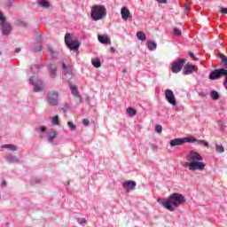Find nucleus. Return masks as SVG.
Returning <instances> with one entry per match:
<instances>
[{
    "label": "nucleus",
    "instance_id": "obj_1",
    "mask_svg": "<svg viewBox=\"0 0 227 227\" xmlns=\"http://www.w3.org/2000/svg\"><path fill=\"white\" fill-rule=\"evenodd\" d=\"M186 160L189 162H184L183 166L190 171H203L207 168V164L203 162V156L196 151H190L186 155Z\"/></svg>",
    "mask_w": 227,
    "mask_h": 227
},
{
    "label": "nucleus",
    "instance_id": "obj_2",
    "mask_svg": "<svg viewBox=\"0 0 227 227\" xmlns=\"http://www.w3.org/2000/svg\"><path fill=\"white\" fill-rule=\"evenodd\" d=\"M159 203L169 212H175L177 207L185 203V197L182 193L175 192L170 194L168 200H158Z\"/></svg>",
    "mask_w": 227,
    "mask_h": 227
},
{
    "label": "nucleus",
    "instance_id": "obj_3",
    "mask_svg": "<svg viewBox=\"0 0 227 227\" xmlns=\"http://www.w3.org/2000/svg\"><path fill=\"white\" fill-rule=\"evenodd\" d=\"M107 15V10L104 5H94L91 8L90 17L92 20H102Z\"/></svg>",
    "mask_w": 227,
    "mask_h": 227
},
{
    "label": "nucleus",
    "instance_id": "obj_4",
    "mask_svg": "<svg viewBox=\"0 0 227 227\" xmlns=\"http://www.w3.org/2000/svg\"><path fill=\"white\" fill-rule=\"evenodd\" d=\"M65 43L70 51H75L79 54V49L81 47V42L79 39L72 40V35L68 33L65 35Z\"/></svg>",
    "mask_w": 227,
    "mask_h": 227
},
{
    "label": "nucleus",
    "instance_id": "obj_5",
    "mask_svg": "<svg viewBox=\"0 0 227 227\" xmlns=\"http://www.w3.org/2000/svg\"><path fill=\"white\" fill-rule=\"evenodd\" d=\"M223 75L225 77V80L223 81V86L227 88V69L220 68L212 71L209 74V79L211 81H216L217 79H221Z\"/></svg>",
    "mask_w": 227,
    "mask_h": 227
},
{
    "label": "nucleus",
    "instance_id": "obj_6",
    "mask_svg": "<svg viewBox=\"0 0 227 227\" xmlns=\"http://www.w3.org/2000/svg\"><path fill=\"white\" fill-rule=\"evenodd\" d=\"M29 83L34 86V91L36 92L42 91V88H43V82L35 74L29 78Z\"/></svg>",
    "mask_w": 227,
    "mask_h": 227
},
{
    "label": "nucleus",
    "instance_id": "obj_7",
    "mask_svg": "<svg viewBox=\"0 0 227 227\" xmlns=\"http://www.w3.org/2000/svg\"><path fill=\"white\" fill-rule=\"evenodd\" d=\"M4 160L5 162H7V164H20V158L12 153L4 154Z\"/></svg>",
    "mask_w": 227,
    "mask_h": 227
},
{
    "label": "nucleus",
    "instance_id": "obj_8",
    "mask_svg": "<svg viewBox=\"0 0 227 227\" xmlns=\"http://www.w3.org/2000/svg\"><path fill=\"white\" fill-rule=\"evenodd\" d=\"M0 26L2 29V35L7 36V35L12 33V25L6 23V18H1Z\"/></svg>",
    "mask_w": 227,
    "mask_h": 227
},
{
    "label": "nucleus",
    "instance_id": "obj_9",
    "mask_svg": "<svg viewBox=\"0 0 227 227\" xmlns=\"http://www.w3.org/2000/svg\"><path fill=\"white\" fill-rule=\"evenodd\" d=\"M185 63V59H179L178 60L172 63L171 71L173 74H178L182 71L184 64Z\"/></svg>",
    "mask_w": 227,
    "mask_h": 227
},
{
    "label": "nucleus",
    "instance_id": "obj_10",
    "mask_svg": "<svg viewBox=\"0 0 227 227\" xmlns=\"http://www.w3.org/2000/svg\"><path fill=\"white\" fill-rule=\"evenodd\" d=\"M165 98L167 99V102L170 104V106H176V98H175V93H173V90L167 89L165 90Z\"/></svg>",
    "mask_w": 227,
    "mask_h": 227
},
{
    "label": "nucleus",
    "instance_id": "obj_11",
    "mask_svg": "<svg viewBox=\"0 0 227 227\" xmlns=\"http://www.w3.org/2000/svg\"><path fill=\"white\" fill-rule=\"evenodd\" d=\"M62 68L64 70V74L66 77H68V79H72V77L74 76V67L70 64H62Z\"/></svg>",
    "mask_w": 227,
    "mask_h": 227
},
{
    "label": "nucleus",
    "instance_id": "obj_12",
    "mask_svg": "<svg viewBox=\"0 0 227 227\" xmlns=\"http://www.w3.org/2000/svg\"><path fill=\"white\" fill-rule=\"evenodd\" d=\"M58 92L56 91H51L48 94V104H50V106H58Z\"/></svg>",
    "mask_w": 227,
    "mask_h": 227
},
{
    "label": "nucleus",
    "instance_id": "obj_13",
    "mask_svg": "<svg viewBox=\"0 0 227 227\" xmlns=\"http://www.w3.org/2000/svg\"><path fill=\"white\" fill-rule=\"evenodd\" d=\"M189 137H183V138H175L170 140V146H181V145H185V143H189Z\"/></svg>",
    "mask_w": 227,
    "mask_h": 227
},
{
    "label": "nucleus",
    "instance_id": "obj_14",
    "mask_svg": "<svg viewBox=\"0 0 227 227\" xmlns=\"http://www.w3.org/2000/svg\"><path fill=\"white\" fill-rule=\"evenodd\" d=\"M69 88L71 90L72 95H74L77 104H81L82 98L81 95L79 94V90H77V87L72 83H69Z\"/></svg>",
    "mask_w": 227,
    "mask_h": 227
},
{
    "label": "nucleus",
    "instance_id": "obj_15",
    "mask_svg": "<svg viewBox=\"0 0 227 227\" xmlns=\"http://www.w3.org/2000/svg\"><path fill=\"white\" fill-rule=\"evenodd\" d=\"M136 185H137V184L132 180L125 181L122 184V187L125 191H134V189H136Z\"/></svg>",
    "mask_w": 227,
    "mask_h": 227
},
{
    "label": "nucleus",
    "instance_id": "obj_16",
    "mask_svg": "<svg viewBox=\"0 0 227 227\" xmlns=\"http://www.w3.org/2000/svg\"><path fill=\"white\" fill-rule=\"evenodd\" d=\"M98 40L100 43H103V45H111V37L107 35H98Z\"/></svg>",
    "mask_w": 227,
    "mask_h": 227
},
{
    "label": "nucleus",
    "instance_id": "obj_17",
    "mask_svg": "<svg viewBox=\"0 0 227 227\" xmlns=\"http://www.w3.org/2000/svg\"><path fill=\"white\" fill-rule=\"evenodd\" d=\"M196 72V67L192 64H186L183 70L184 75H191V74H194Z\"/></svg>",
    "mask_w": 227,
    "mask_h": 227
},
{
    "label": "nucleus",
    "instance_id": "obj_18",
    "mask_svg": "<svg viewBox=\"0 0 227 227\" xmlns=\"http://www.w3.org/2000/svg\"><path fill=\"white\" fill-rule=\"evenodd\" d=\"M121 15L123 20H129V19H132V14H130V11L126 6L121 8Z\"/></svg>",
    "mask_w": 227,
    "mask_h": 227
},
{
    "label": "nucleus",
    "instance_id": "obj_19",
    "mask_svg": "<svg viewBox=\"0 0 227 227\" xmlns=\"http://www.w3.org/2000/svg\"><path fill=\"white\" fill-rule=\"evenodd\" d=\"M46 137L48 139V142L50 143H54V139L58 137V132L54 129H51L50 131L47 132Z\"/></svg>",
    "mask_w": 227,
    "mask_h": 227
},
{
    "label": "nucleus",
    "instance_id": "obj_20",
    "mask_svg": "<svg viewBox=\"0 0 227 227\" xmlns=\"http://www.w3.org/2000/svg\"><path fill=\"white\" fill-rule=\"evenodd\" d=\"M189 140H190L189 143H197L198 145H203L206 146V148H208V146H209L208 142H207L205 140H198L194 137H189Z\"/></svg>",
    "mask_w": 227,
    "mask_h": 227
},
{
    "label": "nucleus",
    "instance_id": "obj_21",
    "mask_svg": "<svg viewBox=\"0 0 227 227\" xmlns=\"http://www.w3.org/2000/svg\"><path fill=\"white\" fill-rule=\"evenodd\" d=\"M37 4L38 6H41V8H51V3L49 2V0H37Z\"/></svg>",
    "mask_w": 227,
    "mask_h": 227
},
{
    "label": "nucleus",
    "instance_id": "obj_22",
    "mask_svg": "<svg viewBox=\"0 0 227 227\" xmlns=\"http://www.w3.org/2000/svg\"><path fill=\"white\" fill-rule=\"evenodd\" d=\"M1 148H6L7 150H10L11 152H17L19 150V146L12 144H6L3 145Z\"/></svg>",
    "mask_w": 227,
    "mask_h": 227
},
{
    "label": "nucleus",
    "instance_id": "obj_23",
    "mask_svg": "<svg viewBox=\"0 0 227 227\" xmlns=\"http://www.w3.org/2000/svg\"><path fill=\"white\" fill-rule=\"evenodd\" d=\"M56 65L54 64H51L49 66V72H50V76L52 77V79H54V77H56Z\"/></svg>",
    "mask_w": 227,
    "mask_h": 227
},
{
    "label": "nucleus",
    "instance_id": "obj_24",
    "mask_svg": "<svg viewBox=\"0 0 227 227\" xmlns=\"http://www.w3.org/2000/svg\"><path fill=\"white\" fill-rule=\"evenodd\" d=\"M147 48L149 49V51H155V49H157V43H155L154 41H148Z\"/></svg>",
    "mask_w": 227,
    "mask_h": 227
},
{
    "label": "nucleus",
    "instance_id": "obj_25",
    "mask_svg": "<svg viewBox=\"0 0 227 227\" xmlns=\"http://www.w3.org/2000/svg\"><path fill=\"white\" fill-rule=\"evenodd\" d=\"M91 63L95 68H100L102 67V62L100 59H94L91 60Z\"/></svg>",
    "mask_w": 227,
    "mask_h": 227
},
{
    "label": "nucleus",
    "instance_id": "obj_26",
    "mask_svg": "<svg viewBox=\"0 0 227 227\" xmlns=\"http://www.w3.org/2000/svg\"><path fill=\"white\" fill-rule=\"evenodd\" d=\"M126 113L129 116H136L137 114V111L132 107H128Z\"/></svg>",
    "mask_w": 227,
    "mask_h": 227
},
{
    "label": "nucleus",
    "instance_id": "obj_27",
    "mask_svg": "<svg viewBox=\"0 0 227 227\" xmlns=\"http://www.w3.org/2000/svg\"><path fill=\"white\" fill-rule=\"evenodd\" d=\"M40 68H42V65H32L30 67V70L32 72V74H36L38 72V70H40Z\"/></svg>",
    "mask_w": 227,
    "mask_h": 227
},
{
    "label": "nucleus",
    "instance_id": "obj_28",
    "mask_svg": "<svg viewBox=\"0 0 227 227\" xmlns=\"http://www.w3.org/2000/svg\"><path fill=\"white\" fill-rule=\"evenodd\" d=\"M137 37L138 38V40H141V42H145V40H146V35L145 34V32H137Z\"/></svg>",
    "mask_w": 227,
    "mask_h": 227
},
{
    "label": "nucleus",
    "instance_id": "obj_29",
    "mask_svg": "<svg viewBox=\"0 0 227 227\" xmlns=\"http://www.w3.org/2000/svg\"><path fill=\"white\" fill-rule=\"evenodd\" d=\"M215 151L217 153H224V146H223V145L215 144Z\"/></svg>",
    "mask_w": 227,
    "mask_h": 227
},
{
    "label": "nucleus",
    "instance_id": "obj_30",
    "mask_svg": "<svg viewBox=\"0 0 227 227\" xmlns=\"http://www.w3.org/2000/svg\"><path fill=\"white\" fill-rule=\"evenodd\" d=\"M210 97L213 100H219V92L218 91H215V90H213L211 91L210 93Z\"/></svg>",
    "mask_w": 227,
    "mask_h": 227
},
{
    "label": "nucleus",
    "instance_id": "obj_31",
    "mask_svg": "<svg viewBox=\"0 0 227 227\" xmlns=\"http://www.w3.org/2000/svg\"><path fill=\"white\" fill-rule=\"evenodd\" d=\"M219 58L220 59H222V65H223V67H226L227 68V57L223 54H220Z\"/></svg>",
    "mask_w": 227,
    "mask_h": 227
},
{
    "label": "nucleus",
    "instance_id": "obj_32",
    "mask_svg": "<svg viewBox=\"0 0 227 227\" xmlns=\"http://www.w3.org/2000/svg\"><path fill=\"white\" fill-rule=\"evenodd\" d=\"M51 123L52 125H59V116L55 115L51 117Z\"/></svg>",
    "mask_w": 227,
    "mask_h": 227
},
{
    "label": "nucleus",
    "instance_id": "obj_33",
    "mask_svg": "<svg viewBox=\"0 0 227 227\" xmlns=\"http://www.w3.org/2000/svg\"><path fill=\"white\" fill-rule=\"evenodd\" d=\"M67 125H68L70 130L73 131V132H74V130H76V129H77V127L75 126V124H74L73 121H68V122H67Z\"/></svg>",
    "mask_w": 227,
    "mask_h": 227
},
{
    "label": "nucleus",
    "instance_id": "obj_34",
    "mask_svg": "<svg viewBox=\"0 0 227 227\" xmlns=\"http://www.w3.org/2000/svg\"><path fill=\"white\" fill-rule=\"evenodd\" d=\"M45 130H47V128H45V126H41V127L35 128V132H38V133H40V132L43 133V132H45Z\"/></svg>",
    "mask_w": 227,
    "mask_h": 227
},
{
    "label": "nucleus",
    "instance_id": "obj_35",
    "mask_svg": "<svg viewBox=\"0 0 227 227\" xmlns=\"http://www.w3.org/2000/svg\"><path fill=\"white\" fill-rule=\"evenodd\" d=\"M174 35L176 36H181L182 35V31H180V29H178V28H174Z\"/></svg>",
    "mask_w": 227,
    "mask_h": 227
},
{
    "label": "nucleus",
    "instance_id": "obj_36",
    "mask_svg": "<svg viewBox=\"0 0 227 227\" xmlns=\"http://www.w3.org/2000/svg\"><path fill=\"white\" fill-rule=\"evenodd\" d=\"M155 130H156V132H158V134H160V132H162V126L161 125H156Z\"/></svg>",
    "mask_w": 227,
    "mask_h": 227
},
{
    "label": "nucleus",
    "instance_id": "obj_37",
    "mask_svg": "<svg viewBox=\"0 0 227 227\" xmlns=\"http://www.w3.org/2000/svg\"><path fill=\"white\" fill-rule=\"evenodd\" d=\"M82 123L85 127H88V125H90V120L89 119H83Z\"/></svg>",
    "mask_w": 227,
    "mask_h": 227
},
{
    "label": "nucleus",
    "instance_id": "obj_38",
    "mask_svg": "<svg viewBox=\"0 0 227 227\" xmlns=\"http://www.w3.org/2000/svg\"><path fill=\"white\" fill-rule=\"evenodd\" d=\"M33 51L34 52H40L42 51V46L38 45L37 48L34 49Z\"/></svg>",
    "mask_w": 227,
    "mask_h": 227
},
{
    "label": "nucleus",
    "instance_id": "obj_39",
    "mask_svg": "<svg viewBox=\"0 0 227 227\" xmlns=\"http://www.w3.org/2000/svg\"><path fill=\"white\" fill-rule=\"evenodd\" d=\"M79 224H84L86 223V219L82 218L78 220Z\"/></svg>",
    "mask_w": 227,
    "mask_h": 227
},
{
    "label": "nucleus",
    "instance_id": "obj_40",
    "mask_svg": "<svg viewBox=\"0 0 227 227\" xmlns=\"http://www.w3.org/2000/svg\"><path fill=\"white\" fill-rule=\"evenodd\" d=\"M157 3H160L161 4H166V3H168V0H156Z\"/></svg>",
    "mask_w": 227,
    "mask_h": 227
},
{
    "label": "nucleus",
    "instance_id": "obj_41",
    "mask_svg": "<svg viewBox=\"0 0 227 227\" xmlns=\"http://www.w3.org/2000/svg\"><path fill=\"white\" fill-rule=\"evenodd\" d=\"M189 10H190L189 4H185L184 12L187 13V12H189Z\"/></svg>",
    "mask_w": 227,
    "mask_h": 227
},
{
    "label": "nucleus",
    "instance_id": "obj_42",
    "mask_svg": "<svg viewBox=\"0 0 227 227\" xmlns=\"http://www.w3.org/2000/svg\"><path fill=\"white\" fill-rule=\"evenodd\" d=\"M220 12L226 14V13H227V8H222V9L220 10Z\"/></svg>",
    "mask_w": 227,
    "mask_h": 227
},
{
    "label": "nucleus",
    "instance_id": "obj_43",
    "mask_svg": "<svg viewBox=\"0 0 227 227\" xmlns=\"http://www.w3.org/2000/svg\"><path fill=\"white\" fill-rule=\"evenodd\" d=\"M5 6H8L10 8V6H12V2L10 0L5 2Z\"/></svg>",
    "mask_w": 227,
    "mask_h": 227
},
{
    "label": "nucleus",
    "instance_id": "obj_44",
    "mask_svg": "<svg viewBox=\"0 0 227 227\" xmlns=\"http://www.w3.org/2000/svg\"><path fill=\"white\" fill-rule=\"evenodd\" d=\"M190 58H192V59H196V56H194L193 52H190Z\"/></svg>",
    "mask_w": 227,
    "mask_h": 227
},
{
    "label": "nucleus",
    "instance_id": "obj_45",
    "mask_svg": "<svg viewBox=\"0 0 227 227\" xmlns=\"http://www.w3.org/2000/svg\"><path fill=\"white\" fill-rule=\"evenodd\" d=\"M110 52H116V49H114V47H111L110 48Z\"/></svg>",
    "mask_w": 227,
    "mask_h": 227
},
{
    "label": "nucleus",
    "instance_id": "obj_46",
    "mask_svg": "<svg viewBox=\"0 0 227 227\" xmlns=\"http://www.w3.org/2000/svg\"><path fill=\"white\" fill-rule=\"evenodd\" d=\"M50 54H54V51H52V48H49Z\"/></svg>",
    "mask_w": 227,
    "mask_h": 227
},
{
    "label": "nucleus",
    "instance_id": "obj_47",
    "mask_svg": "<svg viewBox=\"0 0 227 227\" xmlns=\"http://www.w3.org/2000/svg\"><path fill=\"white\" fill-rule=\"evenodd\" d=\"M1 19H4V16H3V14H1L0 12V21H1Z\"/></svg>",
    "mask_w": 227,
    "mask_h": 227
},
{
    "label": "nucleus",
    "instance_id": "obj_48",
    "mask_svg": "<svg viewBox=\"0 0 227 227\" xmlns=\"http://www.w3.org/2000/svg\"><path fill=\"white\" fill-rule=\"evenodd\" d=\"M15 52H20V49H15Z\"/></svg>",
    "mask_w": 227,
    "mask_h": 227
},
{
    "label": "nucleus",
    "instance_id": "obj_49",
    "mask_svg": "<svg viewBox=\"0 0 227 227\" xmlns=\"http://www.w3.org/2000/svg\"><path fill=\"white\" fill-rule=\"evenodd\" d=\"M6 185V182L2 183V187H4Z\"/></svg>",
    "mask_w": 227,
    "mask_h": 227
},
{
    "label": "nucleus",
    "instance_id": "obj_50",
    "mask_svg": "<svg viewBox=\"0 0 227 227\" xmlns=\"http://www.w3.org/2000/svg\"><path fill=\"white\" fill-rule=\"evenodd\" d=\"M123 74H127V69L122 70Z\"/></svg>",
    "mask_w": 227,
    "mask_h": 227
},
{
    "label": "nucleus",
    "instance_id": "obj_51",
    "mask_svg": "<svg viewBox=\"0 0 227 227\" xmlns=\"http://www.w3.org/2000/svg\"><path fill=\"white\" fill-rule=\"evenodd\" d=\"M39 137H43L42 134L39 135Z\"/></svg>",
    "mask_w": 227,
    "mask_h": 227
}]
</instances>
